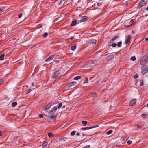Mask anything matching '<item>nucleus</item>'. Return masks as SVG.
<instances>
[{
	"label": "nucleus",
	"instance_id": "15",
	"mask_svg": "<svg viewBox=\"0 0 148 148\" xmlns=\"http://www.w3.org/2000/svg\"><path fill=\"white\" fill-rule=\"evenodd\" d=\"M57 110V107L56 106H55L49 112L51 113V112H55Z\"/></svg>",
	"mask_w": 148,
	"mask_h": 148
},
{
	"label": "nucleus",
	"instance_id": "16",
	"mask_svg": "<svg viewBox=\"0 0 148 148\" xmlns=\"http://www.w3.org/2000/svg\"><path fill=\"white\" fill-rule=\"evenodd\" d=\"M49 137L50 138L54 137L53 134L51 132H49L48 134Z\"/></svg>",
	"mask_w": 148,
	"mask_h": 148
},
{
	"label": "nucleus",
	"instance_id": "36",
	"mask_svg": "<svg viewBox=\"0 0 148 148\" xmlns=\"http://www.w3.org/2000/svg\"><path fill=\"white\" fill-rule=\"evenodd\" d=\"M90 145H88L82 148H90Z\"/></svg>",
	"mask_w": 148,
	"mask_h": 148
},
{
	"label": "nucleus",
	"instance_id": "7",
	"mask_svg": "<svg viewBox=\"0 0 148 148\" xmlns=\"http://www.w3.org/2000/svg\"><path fill=\"white\" fill-rule=\"evenodd\" d=\"M114 58V56L113 54H111L108 56L106 58V60L108 61L111 60Z\"/></svg>",
	"mask_w": 148,
	"mask_h": 148
},
{
	"label": "nucleus",
	"instance_id": "52",
	"mask_svg": "<svg viewBox=\"0 0 148 148\" xmlns=\"http://www.w3.org/2000/svg\"><path fill=\"white\" fill-rule=\"evenodd\" d=\"M99 127V126L98 125H97V126H96L93 127H94V128H96V127Z\"/></svg>",
	"mask_w": 148,
	"mask_h": 148
},
{
	"label": "nucleus",
	"instance_id": "2",
	"mask_svg": "<svg viewBox=\"0 0 148 148\" xmlns=\"http://www.w3.org/2000/svg\"><path fill=\"white\" fill-rule=\"evenodd\" d=\"M148 62L147 59V56L146 55H144L143 59L141 60L140 62V64L143 66L146 64Z\"/></svg>",
	"mask_w": 148,
	"mask_h": 148
},
{
	"label": "nucleus",
	"instance_id": "35",
	"mask_svg": "<svg viewBox=\"0 0 148 148\" xmlns=\"http://www.w3.org/2000/svg\"><path fill=\"white\" fill-rule=\"evenodd\" d=\"M127 143L128 145H130L132 143V142L130 140H128L127 141Z\"/></svg>",
	"mask_w": 148,
	"mask_h": 148
},
{
	"label": "nucleus",
	"instance_id": "8",
	"mask_svg": "<svg viewBox=\"0 0 148 148\" xmlns=\"http://www.w3.org/2000/svg\"><path fill=\"white\" fill-rule=\"evenodd\" d=\"M131 39V36L129 35L126 38V40L125 43L126 44H128L130 43Z\"/></svg>",
	"mask_w": 148,
	"mask_h": 148
},
{
	"label": "nucleus",
	"instance_id": "4",
	"mask_svg": "<svg viewBox=\"0 0 148 148\" xmlns=\"http://www.w3.org/2000/svg\"><path fill=\"white\" fill-rule=\"evenodd\" d=\"M61 72L60 70L54 72V73L52 75L51 77L53 79H55L61 73Z\"/></svg>",
	"mask_w": 148,
	"mask_h": 148
},
{
	"label": "nucleus",
	"instance_id": "28",
	"mask_svg": "<svg viewBox=\"0 0 148 148\" xmlns=\"http://www.w3.org/2000/svg\"><path fill=\"white\" fill-rule=\"evenodd\" d=\"M48 35V33L47 32L45 33L43 35V37L44 38H46Z\"/></svg>",
	"mask_w": 148,
	"mask_h": 148
},
{
	"label": "nucleus",
	"instance_id": "46",
	"mask_svg": "<svg viewBox=\"0 0 148 148\" xmlns=\"http://www.w3.org/2000/svg\"><path fill=\"white\" fill-rule=\"evenodd\" d=\"M55 61L56 63H58L59 62V60H56Z\"/></svg>",
	"mask_w": 148,
	"mask_h": 148
},
{
	"label": "nucleus",
	"instance_id": "5",
	"mask_svg": "<svg viewBox=\"0 0 148 148\" xmlns=\"http://www.w3.org/2000/svg\"><path fill=\"white\" fill-rule=\"evenodd\" d=\"M119 38V36L118 35H116V36L112 38V40L108 42V45L109 46H112L113 42H114L115 40H116Z\"/></svg>",
	"mask_w": 148,
	"mask_h": 148
},
{
	"label": "nucleus",
	"instance_id": "44",
	"mask_svg": "<svg viewBox=\"0 0 148 148\" xmlns=\"http://www.w3.org/2000/svg\"><path fill=\"white\" fill-rule=\"evenodd\" d=\"M138 75H134V78L136 79V78H137L138 77Z\"/></svg>",
	"mask_w": 148,
	"mask_h": 148
},
{
	"label": "nucleus",
	"instance_id": "56",
	"mask_svg": "<svg viewBox=\"0 0 148 148\" xmlns=\"http://www.w3.org/2000/svg\"><path fill=\"white\" fill-rule=\"evenodd\" d=\"M147 106L148 107V104L147 105Z\"/></svg>",
	"mask_w": 148,
	"mask_h": 148
},
{
	"label": "nucleus",
	"instance_id": "12",
	"mask_svg": "<svg viewBox=\"0 0 148 148\" xmlns=\"http://www.w3.org/2000/svg\"><path fill=\"white\" fill-rule=\"evenodd\" d=\"M87 17L86 16H84L82 17V18L79 20V21L81 22H84L87 20Z\"/></svg>",
	"mask_w": 148,
	"mask_h": 148
},
{
	"label": "nucleus",
	"instance_id": "54",
	"mask_svg": "<svg viewBox=\"0 0 148 148\" xmlns=\"http://www.w3.org/2000/svg\"><path fill=\"white\" fill-rule=\"evenodd\" d=\"M43 148H46L47 147H44V146H43L42 147Z\"/></svg>",
	"mask_w": 148,
	"mask_h": 148
},
{
	"label": "nucleus",
	"instance_id": "33",
	"mask_svg": "<svg viewBox=\"0 0 148 148\" xmlns=\"http://www.w3.org/2000/svg\"><path fill=\"white\" fill-rule=\"evenodd\" d=\"M96 42V41L95 40H92L91 41V43L92 44H95Z\"/></svg>",
	"mask_w": 148,
	"mask_h": 148
},
{
	"label": "nucleus",
	"instance_id": "20",
	"mask_svg": "<svg viewBox=\"0 0 148 148\" xmlns=\"http://www.w3.org/2000/svg\"><path fill=\"white\" fill-rule=\"evenodd\" d=\"M76 48V45L73 46H71V50L74 51Z\"/></svg>",
	"mask_w": 148,
	"mask_h": 148
},
{
	"label": "nucleus",
	"instance_id": "27",
	"mask_svg": "<svg viewBox=\"0 0 148 148\" xmlns=\"http://www.w3.org/2000/svg\"><path fill=\"white\" fill-rule=\"evenodd\" d=\"M130 60L132 61H134L136 60V58L135 56H133L131 58Z\"/></svg>",
	"mask_w": 148,
	"mask_h": 148
},
{
	"label": "nucleus",
	"instance_id": "31",
	"mask_svg": "<svg viewBox=\"0 0 148 148\" xmlns=\"http://www.w3.org/2000/svg\"><path fill=\"white\" fill-rule=\"evenodd\" d=\"M56 117V116L54 115H52L50 116V118L51 119H55Z\"/></svg>",
	"mask_w": 148,
	"mask_h": 148
},
{
	"label": "nucleus",
	"instance_id": "30",
	"mask_svg": "<svg viewBox=\"0 0 148 148\" xmlns=\"http://www.w3.org/2000/svg\"><path fill=\"white\" fill-rule=\"evenodd\" d=\"M76 133V132L75 131H73L71 133V136H73L75 135V134Z\"/></svg>",
	"mask_w": 148,
	"mask_h": 148
},
{
	"label": "nucleus",
	"instance_id": "9",
	"mask_svg": "<svg viewBox=\"0 0 148 148\" xmlns=\"http://www.w3.org/2000/svg\"><path fill=\"white\" fill-rule=\"evenodd\" d=\"M55 55H52L49 56L48 58L45 60V61L47 62L52 60L55 57Z\"/></svg>",
	"mask_w": 148,
	"mask_h": 148
},
{
	"label": "nucleus",
	"instance_id": "43",
	"mask_svg": "<svg viewBox=\"0 0 148 148\" xmlns=\"http://www.w3.org/2000/svg\"><path fill=\"white\" fill-rule=\"evenodd\" d=\"M102 3H97V5L98 6H100Z\"/></svg>",
	"mask_w": 148,
	"mask_h": 148
},
{
	"label": "nucleus",
	"instance_id": "53",
	"mask_svg": "<svg viewBox=\"0 0 148 148\" xmlns=\"http://www.w3.org/2000/svg\"><path fill=\"white\" fill-rule=\"evenodd\" d=\"M146 10L147 11H148V7L146 8Z\"/></svg>",
	"mask_w": 148,
	"mask_h": 148
},
{
	"label": "nucleus",
	"instance_id": "13",
	"mask_svg": "<svg viewBox=\"0 0 148 148\" xmlns=\"http://www.w3.org/2000/svg\"><path fill=\"white\" fill-rule=\"evenodd\" d=\"M51 105L50 104H48L45 107H43V109L46 110L47 109H49L51 107Z\"/></svg>",
	"mask_w": 148,
	"mask_h": 148
},
{
	"label": "nucleus",
	"instance_id": "37",
	"mask_svg": "<svg viewBox=\"0 0 148 148\" xmlns=\"http://www.w3.org/2000/svg\"><path fill=\"white\" fill-rule=\"evenodd\" d=\"M27 88V86H24L23 87V90L24 91Z\"/></svg>",
	"mask_w": 148,
	"mask_h": 148
},
{
	"label": "nucleus",
	"instance_id": "14",
	"mask_svg": "<svg viewBox=\"0 0 148 148\" xmlns=\"http://www.w3.org/2000/svg\"><path fill=\"white\" fill-rule=\"evenodd\" d=\"M94 127H86L84 128H81V130H89L90 129L93 128Z\"/></svg>",
	"mask_w": 148,
	"mask_h": 148
},
{
	"label": "nucleus",
	"instance_id": "6",
	"mask_svg": "<svg viewBox=\"0 0 148 148\" xmlns=\"http://www.w3.org/2000/svg\"><path fill=\"white\" fill-rule=\"evenodd\" d=\"M97 62L96 60H92L89 61L88 63L89 66L93 67L95 66L97 64Z\"/></svg>",
	"mask_w": 148,
	"mask_h": 148
},
{
	"label": "nucleus",
	"instance_id": "22",
	"mask_svg": "<svg viewBox=\"0 0 148 148\" xmlns=\"http://www.w3.org/2000/svg\"><path fill=\"white\" fill-rule=\"evenodd\" d=\"M112 132H113V131L112 130H109L107 132L106 134L107 135H109V134H111L112 133Z\"/></svg>",
	"mask_w": 148,
	"mask_h": 148
},
{
	"label": "nucleus",
	"instance_id": "10",
	"mask_svg": "<svg viewBox=\"0 0 148 148\" xmlns=\"http://www.w3.org/2000/svg\"><path fill=\"white\" fill-rule=\"evenodd\" d=\"M136 99H133L130 101V106H133L135 105L136 103Z\"/></svg>",
	"mask_w": 148,
	"mask_h": 148
},
{
	"label": "nucleus",
	"instance_id": "48",
	"mask_svg": "<svg viewBox=\"0 0 148 148\" xmlns=\"http://www.w3.org/2000/svg\"><path fill=\"white\" fill-rule=\"evenodd\" d=\"M2 132L1 131H0V136L2 135Z\"/></svg>",
	"mask_w": 148,
	"mask_h": 148
},
{
	"label": "nucleus",
	"instance_id": "3",
	"mask_svg": "<svg viewBox=\"0 0 148 148\" xmlns=\"http://www.w3.org/2000/svg\"><path fill=\"white\" fill-rule=\"evenodd\" d=\"M146 3V0H142L139 2L137 7L138 8L140 9L144 6Z\"/></svg>",
	"mask_w": 148,
	"mask_h": 148
},
{
	"label": "nucleus",
	"instance_id": "25",
	"mask_svg": "<svg viewBox=\"0 0 148 148\" xmlns=\"http://www.w3.org/2000/svg\"><path fill=\"white\" fill-rule=\"evenodd\" d=\"M122 44V42L121 41L119 42L117 44V46L118 47H120L121 46V45Z\"/></svg>",
	"mask_w": 148,
	"mask_h": 148
},
{
	"label": "nucleus",
	"instance_id": "39",
	"mask_svg": "<svg viewBox=\"0 0 148 148\" xmlns=\"http://www.w3.org/2000/svg\"><path fill=\"white\" fill-rule=\"evenodd\" d=\"M3 81L2 79H0V85L2 84L3 83Z\"/></svg>",
	"mask_w": 148,
	"mask_h": 148
},
{
	"label": "nucleus",
	"instance_id": "1",
	"mask_svg": "<svg viewBox=\"0 0 148 148\" xmlns=\"http://www.w3.org/2000/svg\"><path fill=\"white\" fill-rule=\"evenodd\" d=\"M148 71V68L145 65L143 66L141 68V73L143 75L146 74Z\"/></svg>",
	"mask_w": 148,
	"mask_h": 148
},
{
	"label": "nucleus",
	"instance_id": "49",
	"mask_svg": "<svg viewBox=\"0 0 148 148\" xmlns=\"http://www.w3.org/2000/svg\"><path fill=\"white\" fill-rule=\"evenodd\" d=\"M145 40L146 41H148V38H147L145 39Z\"/></svg>",
	"mask_w": 148,
	"mask_h": 148
},
{
	"label": "nucleus",
	"instance_id": "11",
	"mask_svg": "<svg viewBox=\"0 0 148 148\" xmlns=\"http://www.w3.org/2000/svg\"><path fill=\"white\" fill-rule=\"evenodd\" d=\"M77 83L75 81H73L69 83L68 84V86L69 87H71L73 86L76 84Z\"/></svg>",
	"mask_w": 148,
	"mask_h": 148
},
{
	"label": "nucleus",
	"instance_id": "47",
	"mask_svg": "<svg viewBox=\"0 0 148 148\" xmlns=\"http://www.w3.org/2000/svg\"><path fill=\"white\" fill-rule=\"evenodd\" d=\"M76 135L77 136H79L80 135V134L78 132H77V134H76Z\"/></svg>",
	"mask_w": 148,
	"mask_h": 148
},
{
	"label": "nucleus",
	"instance_id": "21",
	"mask_svg": "<svg viewBox=\"0 0 148 148\" xmlns=\"http://www.w3.org/2000/svg\"><path fill=\"white\" fill-rule=\"evenodd\" d=\"M81 77L80 76H77L75 77L74 79L75 80H78L81 78Z\"/></svg>",
	"mask_w": 148,
	"mask_h": 148
},
{
	"label": "nucleus",
	"instance_id": "23",
	"mask_svg": "<svg viewBox=\"0 0 148 148\" xmlns=\"http://www.w3.org/2000/svg\"><path fill=\"white\" fill-rule=\"evenodd\" d=\"M147 116H148L146 114H143L142 115V117L144 119L147 118Z\"/></svg>",
	"mask_w": 148,
	"mask_h": 148
},
{
	"label": "nucleus",
	"instance_id": "26",
	"mask_svg": "<svg viewBox=\"0 0 148 148\" xmlns=\"http://www.w3.org/2000/svg\"><path fill=\"white\" fill-rule=\"evenodd\" d=\"M140 86H143L144 84V82L143 80H140Z\"/></svg>",
	"mask_w": 148,
	"mask_h": 148
},
{
	"label": "nucleus",
	"instance_id": "38",
	"mask_svg": "<svg viewBox=\"0 0 148 148\" xmlns=\"http://www.w3.org/2000/svg\"><path fill=\"white\" fill-rule=\"evenodd\" d=\"M85 83H87L88 81V79L87 78H86L84 80Z\"/></svg>",
	"mask_w": 148,
	"mask_h": 148
},
{
	"label": "nucleus",
	"instance_id": "41",
	"mask_svg": "<svg viewBox=\"0 0 148 148\" xmlns=\"http://www.w3.org/2000/svg\"><path fill=\"white\" fill-rule=\"evenodd\" d=\"M39 117L40 118H42L43 117L44 115L42 114H39Z\"/></svg>",
	"mask_w": 148,
	"mask_h": 148
},
{
	"label": "nucleus",
	"instance_id": "45",
	"mask_svg": "<svg viewBox=\"0 0 148 148\" xmlns=\"http://www.w3.org/2000/svg\"><path fill=\"white\" fill-rule=\"evenodd\" d=\"M4 11V10L3 9H0V12L1 13Z\"/></svg>",
	"mask_w": 148,
	"mask_h": 148
},
{
	"label": "nucleus",
	"instance_id": "18",
	"mask_svg": "<svg viewBox=\"0 0 148 148\" xmlns=\"http://www.w3.org/2000/svg\"><path fill=\"white\" fill-rule=\"evenodd\" d=\"M5 56V54H3L1 55L0 56V60H4V57Z\"/></svg>",
	"mask_w": 148,
	"mask_h": 148
},
{
	"label": "nucleus",
	"instance_id": "42",
	"mask_svg": "<svg viewBox=\"0 0 148 148\" xmlns=\"http://www.w3.org/2000/svg\"><path fill=\"white\" fill-rule=\"evenodd\" d=\"M31 91V89H28L27 91V93H29Z\"/></svg>",
	"mask_w": 148,
	"mask_h": 148
},
{
	"label": "nucleus",
	"instance_id": "55",
	"mask_svg": "<svg viewBox=\"0 0 148 148\" xmlns=\"http://www.w3.org/2000/svg\"><path fill=\"white\" fill-rule=\"evenodd\" d=\"M131 25H129L128 26V27H129L130 26H131Z\"/></svg>",
	"mask_w": 148,
	"mask_h": 148
},
{
	"label": "nucleus",
	"instance_id": "40",
	"mask_svg": "<svg viewBox=\"0 0 148 148\" xmlns=\"http://www.w3.org/2000/svg\"><path fill=\"white\" fill-rule=\"evenodd\" d=\"M22 15L23 14L22 13H21L20 14L18 15V17L19 18H20L22 16Z\"/></svg>",
	"mask_w": 148,
	"mask_h": 148
},
{
	"label": "nucleus",
	"instance_id": "24",
	"mask_svg": "<svg viewBox=\"0 0 148 148\" xmlns=\"http://www.w3.org/2000/svg\"><path fill=\"white\" fill-rule=\"evenodd\" d=\"M82 123L84 125H86L88 123V122L86 121H82Z\"/></svg>",
	"mask_w": 148,
	"mask_h": 148
},
{
	"label": "nucleus",
	"instance_id": "17",
	"mask_svg": "<svg viewBox=\"0 0 148 148\" xmlns=\"http://www.w3.org/2000/svg\"><path fill=\"white\" fill-rule=\"evenodd\" d=\"M77 22V21L75 20L72 21L71 24V26H74L76 25Z\"/></svg>",
	"mask_w": 148,
	"mask_h": 148
},
{
	"label": "nucleus",
	"instance_id": "50",
	"mask_svg": "<svg viewBox=\"0 0 148 148\" xmlns=\"http://www.w3.org/2000/svg\"><path fill=\"white\" fill-rule=\"evenodd\" d=\"M74 37H71V38H70V39L71 40H72L73 39H74Z\"/></svg>",
	"mask_w": 148,
	"mask_h": 148
},
{
	"label": "nucleus",
	"instance_id": "34",
	"mask_svg": "<svg viewBox=\"0 0 148 148\" xmlns=\"http://www.w3.org/2000/svg\"><path fill=\"white\" fill-rule=\"evenodd\" d=\"M116 46H117L116 43H113L112 44V47H116Z\"/></svg>",
	"mask_w": 148,
	"mask_h": 148
},
{
	"label": "nucleus",
	"instance_id": "32",
	"mask_svg": "<svg viewBox=\"0 0 148 148\" xmlns=\"http://www.w3.org/2000/svg\"><path fill=\"white\" fill-rule=\"evenodd\" d=\"M62 103H60L58 106V109H60L61 107V106H62Z\"/></svg>",
	"mask_w": 148,
	"mask_h": 148
},
{
	"label": "nucleus",
	"instance_id": "19",
	"mask_svg": "<svg viewBox=\"0 0 148 148\" xmlns=\"http://www.w3.org/2000/svg\"><path fill=\"white\" fill-rule=\"evenodd\" d=\"M17 103L16 102H14L12 103V105L13 107H15L17 105Z\"/></svg>",
	"mask_w": 148,
	"mask_h": 148
},
{
	"label": "nucleus",
	"instance_id": "29",
	"mask_svg": "<svg viewBox=\"0 0 148 148\" xmlns=\"http://www.w3.org/2000/svg\"><path fill=\"white\" fill-rule=\"evenodd\" d=\"M48 142H45L44 143L43 146H44V147H47V146L48 145Z\"/></svg>",
	"mask_w": 148,
	"mask_h": 148
},
{
	"label": "nucleus",
	"instance_id": "51",
	"mask_svg": "<svg viewBox=\"0 0 148 148\" xmlns=\"http://www.w3.org/2000/svg\"><path fill=\"white\" fill-rule=\"evenodd\" d=\"M32 86H34V83H32Z\"/></svg>",
	"mask_w": 148,
	"mask_h": 148
}]
</instances>
